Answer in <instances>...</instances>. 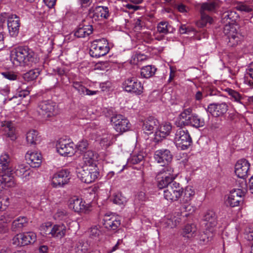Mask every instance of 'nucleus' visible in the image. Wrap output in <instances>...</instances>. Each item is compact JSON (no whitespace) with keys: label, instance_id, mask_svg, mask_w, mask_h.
<instances>
[{"label":"nucleus","instance_id":"f257e3e1","mask_svg":"<svg viewBox=\"0 0 253 253\" xmlns=\"http://www.w3.org/2000/svg\"><path fill=\"white\" fill-rule=\"evenodd\" d=\"M238 19V14L234 11H226L222 15L221 22L224 25L223 32L229 46L237 45L242 39V35L237 32L238 26L235 24Z\"/></svg>","mask_w":253,"mask_h":253},{"label":"nucleus","instance_id":"f03ea898","mask_svg":"<svg viewBox=\"0 0 253 253\" xmlns=\"http://www.w3.org/2000/svg\"><path fill=\"white\" fill-rule=\"evenodd\" d=\"M39 60L37 53L27 46L14 48L10 54V60L15 66L32 67L38 63Z\"/></svg>","mask_w":253,"mask_h":253},{"label":"nucleus","instance_id":"7ed1b4c3","mask_svg":"<svg viewBox=\"0 0 253 253\" xmlns=\"http://www.w3.org/2000/svg\"><path fill=\"white\" fill-rule=\"evenodd\" d=\"M110 50L107 40L105 38L94 40L90 46L89 54L94 57H99L107 54Z\"/></svg>","mask_w":253,"mask_h":253},{"label":"nucleus","instance_id":"20e7f679","mask_svg":"<svg viewBox=\"0 0 253 253\" xmlns=\"http://www.w3.org/2000/svg\"><path fill=\"white\" fill-rule=\"evenodd\" d=\"M173 141L177 147L181 150L187 149L192 143L188 131L182 128H178L176 130Z\"/></svg>","mask_w":253,"mask_h":253},{"label":"nucleus","instance_id":"39448f33","mask_svg":"<svg viewBox=\"0 0 253 253\" xmlns=\"http://www.w3.org/2000/svg\"><path fill=\"white\" fill-rule=\"evenodd\" d=\"M38 112L44 118H49L57 113V107L56 103L50 100H43L38 104Z\"/></svg>","mask_w":253,"mask_h":253},{"label":"nucleus","instance_id":"423d86ee","mask_svg":"<svg viewBox=\"0 0 253 253\" xmlns=\"http://www.w3.org/2000/svg\"><path fill=\"white\" fill-rule=\"evenodd\" d=\"M183 194V188L176 181L169 185L164 191V198L168 201H176L179 199Z\"/></svg>","mask_w":253,"mask_h":253},{"label":"nucleus","instance_id":"0eeeda50","mask_svg":"<svg viewBox=\"0 0 253 253\" xmlns=\"http://www.w3.org/2000/svg\"><path fill=\"white\" fill-rule=\"evenodd\" d=\"M173 172V169L170 167L164 168L158 174V176L161 174H164L162 177L161 179L158 181V187L159 189L166 188L168 189V187L172 183L175 182L174 181L175 177L171 174Z\"/></svg>","mask_w":253,"mask_h":253},{"label":"nucleus","instance_id":"6e6552de","mask_svg":"<svg viewBox=\"0 0 253 253\" xmlns=\"http://www.w3.org/2000/svg\"><path fill=\"white\" fill-rule=\"evenodd\" d=\"M99 172L95 168L83 167L78 173V176L81 180L86 183L93 182L98 177Z\"/></svg>","mask_w":253,"mask_h":253},{"label":"nucleus","instance_id":"1a4fd4ad","mask_svg":"<svg viewBox=\"0 0 253 253\" xmlns=\"http://www.w3.org/2000/svg\"><path fill=\"white\" fill-rule=\"evenodd\" d=\"M172 154L166 149L158 150L155 152L154 159L161 166L165 167H170L169 164L172 161Z\"/></svg>","mask_w":253,"mask_h":253},{"label":"nucleus","instance_id":"9d476101","mask_svg":"<svg viewBox=\"0 0 253 253\" xmlns=\"http://www.w3.org/2000/svg\"><path fill=\"white\" fill-rule=\"evenodd\" d=\"M111 122L114 125L116 130L120 134L126 131L130 128L129 121L121 115L113 116Z\"/></svg>","mask_w":253,"mask_h":253},{"label":"nucleus","instance_id":"9b49d317","mask_svg":"<svg viewBox=\"0 0 253 253\" xmlns=\"http://www.w3.org/2000/svg\"><path fill=\"white\" fill-rule=\"evenodd\" d=\"M250 164L245 159L239 160L235 166V172L237 176L243 179L250 174Z\"/></svg>","mask_w":253,"mask_h":253},{"label":"nucleus","instance_id":"f8f14e48","mask_svg":"<svg viewBox=\"0 0 253 253\" xmlns=\"http://www.w3.org/2000/svg\"><path fill=\"white\" fill-rule=\"evenodd\" d=\"M124 87L126 91L132 92L136 94H140L143 92V87L140 82L134 78L127 79L123 84Z\"/></svg>","mask_w":253,"mask_h":253},{"label":"nucleus","instance_id":"ddd939ff","mask_svg":"<svg viewBox=\"0 0 253 253\" xmlns=\"http://www.w3.org/2000/svg\"><path fill=\"white\" fill-rule=\"evenodd\" d=\"M70 172L63 169L55 174L52 178V184L54 187H61L67 184L70 179Z\"/></svg>","mask_w":253,"mask_h":253},{"label":"nucleus","instance_id":"4468645a","mask_svg":"<svg viewBox=\"0 0 253 253\" xmlns=\"http://www.w3.org/2000/svg\"><path fill=\"white\" fill-rule=\"evenodd\" d=\"M207 112L211 114L214 117H218L224 115L228 110V106L226 103H215L209 105Z\"/></svg>","mask_w":253,"mask_h":253},{"label":"nucleus","instance_id":"2eb2a0df","mask_svg":"<svg viewBox=\"0 0 253 253\" xmlns=\"http://www.w3.org/2000/svg\"><path fill=\"white\" fill-rule=\"evenodd\" d=\"M75 145L73 142L67 143L65 140H60L56 144L57 152L62 156H68L74 154Z\"/></svg>","mask_w":253,"mask_h":253},{"label":"nucleus","instance_id":"dca6fc26","mask_svg":"<svg viewBox=\"0 0 253 253\" xmlns=\"http://www.w3.org/2000/svg\"><path fill=\"white\" fill-rule=\"evenodd\" d=\"M103 221L104 227L110 231L117 230L121 225L119 217L114 215L105 214Z\"/></svg>","mask_w":253,"mask_h":253},{"label":"nucleus","instance_id":"f3484780","mask_svg":"<svg viewBox=\"0 0 253 253\" xmlns=\"http://www.w3.org/2000/svg\"><path fill=\"white\" fill-rule=\"evenodd\" d=\"M20 26L19 18L16 15H11L7 20V27L11 36L16 37L19 33Z\"/></svg>","mask_w":253,"mask_h":253},{"label":"nucleus","instance_id":"a211bd4d","mask_svg":"<svg viewBox=\"0 0 253 253\" xmlns=\"http://www.w3.org/2000/svg\"><path fill=\"white\" fill-rule=\"evenodd\" d=\"M243 191H245L244 190ZM244 192L239 190H231L227 201V205L231 207L239 206L243 202Z\"/></svg>","mask_w":253,"mask_h":253},{"label":"nucleus","instance_id":"6ab92c4d","mask_svg":"<svg viewBox=\"0 0 253 253\" xmlns=\"http://www.w3.org/2000/svg\"><path fill=\"white\" fill-rule=\"evenodd\" d=\"M84 204L85 202H83L82 199L76 196L70 198L69 201V208L76 212H84L86 211V206Z\"/></svg>","mask_w":253,"mask_h":253},{"label":"nucleus","instance_id":"aec40b11","mask_svg":"<svg viewBox=\"0 0 253 253\" xmlns=\"http://www.w3.org/2000/svg\"><path fill=\"white\" fill-rule=\"evenodd\" d=\"M25 158L27 163L32 168H38L42 163V155L38 152H30L28 151Z\"/></svg>","mask_w":253,"mask_h":253},{"label":"nucleus","instance_id":"412c9836","mask_svg":"<svg viewBox=\"0 0 253 253\" xmlns=\"http://www.w3.org/2000/svg\"><path fill=\"white\" fill-rule=\"evenodd\" d=\"M203 219L206 222V224L208 228H213L217 225V216L213 210H207L203 215Z\"/></svg>","mask_w":253,"mask_h":253},{"label":"nucleus","instance_id":"4be33fe9","mask_svg":"<svg viewBox=\"0 0 253 253\" xmlns=\"http://www.w3.org/2000/svg\"><path fill=\"white\" fill-rule=\"evenodd\" d=\"M158 120L153 117H149L144 121L142 129L144 132L147 134L153 133L155 129L158 126Z\"/></svg>","mask_w":253,"mask_h":253},{"label":"nucleus","instance_id":"5701e85b","mask_svg":"<svg viewBox=\"0 0 253 253\" xmlns=\"http://www.w3.org/2000/svg\"><path fill=\"white\" fill-rule=\"evenodd\" d=\"M98 158V154L92 150L84 152L83 159L86 166H96L95 162Z\"/></svg>","mask_w":253,"mask_h":253},{"label":"nucleus","instance_id":"b1692460","mask_svg":"<svg viewBox=\"0 0 253 253\" xmlns=\"http://www.w3.org/2000/svg\"><path fill=\"white\" fill-rule=\"evenodd\" d=\"M92 31L93 28L91 25H85L82 23L79 25L77 30L75 32L74 35L77 38H84L90 35Z\"/></svg>","mask_w":253,"mask_h":253},{"label":"nucleus","instance_id":"393cba45","mask_svg":"<svg viewBox=\"0 0 253 253\" xmlns=\"http://www.w3.org/2000/svg\"><path fill=\"white\" fill-rule=\"evenodd\" d=\"M2 126L3 127L4 134L10 138L11 140H15L16 138L15 129L13 124L11 122L5 121L2 123Z\"/></svg>","mask_w":253,"mask_h":253},{"label":"nucleus","instance_id":"a878e982","mask_svg":"<svg viewBox=\"0 0 253 253\" xmlns=\"http://www.w3.org/2000/svg\"><path fill=\"white\" fill-rule=\"evenodd\" d=\"M171 129L172 126L170 123L162 125L160 126L159 130L156 132L155 139L157 141H159L161 138H165L170 134Z\"/></svg>","mask_w":253,"mask_h":253},{"label":"nucleus","instance_id":"bb28decb","mask_svg":"<svg viewBox=\"0 0 253 253\" xmlns=\"http://www.w3.org/2000/svg\"><path fill=\"white\" fill-rule=\"evenodd\" d=\"M0 185L3 184L5 187H12L15 185L14 177L12 172H8L0 174Z\"/></svg>","mask_w":253,"mask_h":253},{"label":"nucleus","instance_id":"cd10ccee","mask_svg":"<svg viewBox=\"0 0 253 253\" xmlns=\"http://www.w3.org/2000/svg\"><path fill=\"white\" fill-rule=\"evenodd\" d=\"M49 231L51 237L62 238L65 235L66 227L63 224H55Z\"/></svg>","mask_w":253,"mask_h":253},{"label":"nucleus","instance_id":"c85d7f7f","mask_svg":"<svg viewBox=\"0 0 253 253\" xmlns=\"http://www.w3.org/2000/svg\"><path fill=\"white\" fill-rule=\"evenodd\" d=\"M27 224L28 220L26 217H19L13 221L11 225V230L15 232L20 231L24 227H26L27 225Z\"/></svg>","mask_w":253,"mask_h":253},{"label":"nucleus","instance_id":"c756f323","mask_svg":"<svg viewBox=\"0 0 253 253\" xmlns=\"http://www.w3.org/2000/svg\"><path fill=\"white\" fill-rule=\"evenodd\" d=\"M110 15L109 10L106 6H98L93 10V17L107 19Z\"/></svg>","mask_w":253,"mask_h":253},{"label":"nucleus","instance_id":"7c9ffc66","mask_svg":"<svg viewBox=\"0 0 253 253\" xmlns=\"http://www.w3.org/2000/svg\"><path fill=\"white\" fill-rule=\"evenodd\" d=\"M26 140L28 144L30 145H36L40 142L41 139L37 131L32 130L27 132Z\"/></svg>","mask_w":253,"mask_h":253},{"label":"nucleus","instance_id":"2f4dec72","mask_svg":"<svg viewBox=\"0 0 253 253\" xmlns=\"http://www.w3.org/2000/svg\"><path fill=\"white\" fill-rule=\"evenodd\" d=\"M195 195V191L192 187L187 186L184 189H183V194L179 199L181 202L187 203L192 199Z\"/></svg>","mask_w":253,"mask_h":253},{"label":"nucleus","instance_id":"473e14b6","mask_svg":"<svg viewBox=\"0 0 253 253\" xmlns=\"http://www.w3.org/2000/svg\"><path fill=\"white\" fill-rule=\"evenodd\" d=\"M22 241L21 245L23 246L30 244L34 243L36 240V235L32 232H29L21 234Z\"/></svg>","mask_w":253,"mask_h":253},{"label":"nucleus","instance_id":"72a5a7b5","mask_svg":"<svg viewBox=\"0 0 253 253\" xmlns=\"http://www.w3.org/2000/svg\"><path fill=\"white\" fill-rule=\"evenodd\" d=\"M157 31L160 34L166 35L173 32V28L167 21H161L158 24Z\"/></svg>","mask_w":253,"mask_h":253},{"label":"nucleus","instance_id":"f704fd0d","mask_svg":"<svg viewBox=\"0 0 253 253\" xmlns=\"http://www.w3.org/2000/svg\"><path fill=\"white\" fill-rule=\"evenodd\" d=\"M15 172L18 176L25 178L26 179L30 175L31 170L28 166L21 164L18 166Z\"/></svg>","mask_w":253,"mask_h":253},{"label":"nucleus","instance_id":"c9c22d12","mask_svg":"<svg viewBox=\"0 0 253 253\" xmlns=\"http://www.w3.org/2000/svg\"><path fill=\"white\" fill-rule=\"evenodd\" d=\"M90 249V244L88 241H79L75 247L76 253H85Z\"/></svg>","mask_w":253,"mask_h":253},{"label":"nucleus","instance_id":"e433bc0d","mask_svg":"<svg viewBox=\"0 0 253 253\" xmlns=\"http://www.w3.org/2000/svg\"><path fill=\"white\" fill-rule=\"evenodd\" d=\"M41 71L39 69L36 68L30 70L27 72L23 74V79L27 82H30L37 79L40 74Z\"/></svg>","mask_w":253,"mask_h":253},{"label":"nucleus","instance_id":"4c0bfd02","mask_svg":"<svg viewBox=\"0 0 253 253\" xmlns=\"http://www.w3.org/2000/svg\"><path fill=\"white\" fill-rule=\"evenodd\" d=\"M156 70L157 69L151 65L144 66L141 69V76L144 78H149L154 75Z\"/></svg>","mask_w":253,"mask_h":253},{"label":"nucleus","instance_id":"58836bf2","mask_svg":"<svg viewBox=\"0 0 253 253\" xmlns=\"http://www.w3.org/2000/svg\"><path fill=\"white\" fill-rule=\"evenodd\" d=\"M201 12V19L197 22V25L200 27H204L207 25L208 23L211 24L212 22V19L206 14L205 12Z\"/></svg>","mask_w":253,"mask_h":253},{"label":"nucleus","instance_id":"ea45409f","mask_svg":"<svg viewBox=\"0 0 253 253\" xmlns=\"http://www.w3.org/2000/svg\"><path fill=\"white\" fill-rule=\"evenodd\" d=\"M190 124L189 126H192L196 128H199L202 127L205 125V122L204 120L201 119L197 115H193L191 116L190 119Z\"/></svg>","mask_w":253,"mask_h":253},{"label":"nucleus","instance_id":"a19ab883","mask_svg":"<svg viewBox=\"0 0 253 253\" xmlns=\"http://www.w3.org/2000/svg\"><path fill=\"white\" fill-rule=\"evenodd\" d=\"M228 94L230 96L231 98L238 103L243 104L242 100L244 99V97L243 95L240 94L238 92L232 89L231 88H227L226 89Z\"/></svg>","mask_w":253,"mask_h":253},{"label":"nucleus","instance_id":"79ce46f5","mask_svg":"<svg viewBox=\"0 0 253 253\" xmlns=\"http://www.w3.org/2000/svg\"><path fill=\"white\" fill-rule=\"evenodd\" d=\"M196 226L194 224H187L183 229L184 236L190 238L196 232Z\"/></svg>","mask_w":253,"mask_h":253},{"label":"nucleus","instance_id":"37998d69","mask_svg":"<svg viewBox=\"0 0 253 253\" xmlns=\"http://www.w3.org/2000/svg\"><path fill=\"white\" fill-rule=\"evenodd\" d=\"M215 1H208L202 3L200 12H205V11H211L214 10L216 7Z\"/></svg>","mask_w":253,"mask_h":253},{"label":"nucleus","instance_id":"c03bdc74","mask_svg":"<svg viewBox=\"0 0 253 253\" xmlns=\"http://www.w3.org/2000/svg\"><path fill=\"white\" fill-rule=\"evenodd\" d=\"M114 139H115L114 135L111 134H107L105 137L101 139L100 144L107 148L114 142Z\"/></svg>","mask_w":253,"mask_h":253},{"label":"nucleus","instance_id":"a18cd8bd","mask_svg":"<svg viewBox=\"0 0 253 253\" xmlns=\"http://www.w3.org/2000/svg\"><path fill=\"white\" fill-rule=\"evenodd\" d=\"M144 158L142 153L134 154L129 158V161L131 164L135 165L143 162Z\"/></svg>","mask_w":253,"mask_h":253},{"label":"nucleus","instance_id":"49530a36","mask_svg":"<svg viewBox=\"0 0 253 253\" xmlns=\"http://www.w3.org/2000/svg\"><path fill=\"white\" fill-rule=\"evenodd\" d=\"M112 201L115 204L124 205L126 203V200L121 193H117L114 196Z\"/></svg>","mask_w":253,"mask_h":253},{"label":"nucleus","instance_id":"de8ad7c7","mask_svg":"<svg viewBox=\"0 0 253 253\" xmlns=\"http://www.w3.org/2000/svg\"><path fill=\"white\" fill-rule=\"evenodd\" d=\"M73 87L81 95L85 94V90L86 87L84 86L81 82H74L73 83Z\"/></svg>","mask_w":253,"mask_h":253},{"label":"nucleus","instance_id":"09e8293b","mask_svg":"<svg viewBox=\"0 0 253 253\" xmlns=\"http://www.w3.org/2000/svg\"><path fill=\"white\" fill-rule=\"evenodd\" d=\"M8 172H12V169L11 164L6 163H0V174Z\"/></svg>","mask_w":253,"mask_h":253},{"label":"nucleus","instance_id":"8fccbe9b","mask_svg":"<svg viewBox=\"0 0 253 253\" xmlns=\"http://www.w3.org/2000/svg\"><path fill=\"white\" fill-rule=\"evenodd\" d=\"M192 111V110L191 108L184 109L180 114L179 119H183V120H188L190 121L191 117L190 116L191 114Z\"/></svg>","mask_w":253,"mask_h":253},{"label":"nucleus","instance_id":"3c124183","mask_svg":"<svg viewBox=\"0 0 253 253\" xmlns=\"http://www.w3.org/2000/svg\"><path fill=\"white\" fill-rule=\"evenodd\" d=\"M178 120L176 121L175 123V125L178 128H182L185 126H189L190 124V121L188 120H183V119H179Z\"/></svg>","mask_w":253,"mask_h":253},{"label":"nucleus","instance_id":"603ef678","mask_svg":"<svg viewBox=\"0 0 253 253\" xmlns=\"http://www.w3.org/2000/svg\"><path fill=\"white\" fill-rule=\"evenodd\" d=\"M53 71L55 74H57L59 76L61 77V80H63L65 78L68 79L67 77L66 73L64 68H56L53 69Z\"/></svg>","mask_w":253,"mask_h":253},{"label":"nucleus","instance_id":"864d4df0","mask_svg":"<svg viewBox=\"0 0 253 253\" xmlns=\"http://www.w3.org/2000/svg\"><path fill=\"white\" fill-rule=\"evenodd\" d=\"M146 199L145 193L144 192L140 191L135 196L134 202L136 203H139L145 201Z\"/></svg>","mask_w":253,"mask_h":253},{"label":"nucleus","instance_id":"5fc2aeb1","mask_svg":"<svg viewBox=\"0 0 253 253\" xmlns=\"http://www.w3.org/2000/svg\"><path fill=\"white\" fill-rule=\"evenodd\" d=\"M13 218V215L9 213H4L3 215H1L0 217V221L3 223H8L10 222L11 219Z\"/></svg>","mask_w":253,"mask_h":253},{"label":"nucleus","instance_id":"6e6d98bb","mask_svg":"<svg viewBox=\"0 0 253 253\" xmlns=\"http://www.w3.org/2000/svg\"><path fill=\"white\" fill-rule=\"evenodd\" d=\"M3 76L9 80H16L17 79V75L12 72H5L1 73Z\"/></svg>","mask_w":253,"mask_h":253},{"label":"nucleus","instance_id":"4d7b16f0","mask_svg":"<svg viewBox=\"0 0 253 253\" xmlns=\"http://www.w3.org/2000/svg\"><path fill=\"white\" fill-rule=\"evenodd\" d=\"M144 22L140 18L136 19L134 26V30L135 31H139L142 30V28L144 26Z\"/></svg>","mask_w":253,"mask_h":253},{"label":"nucleus","instance_id":"13d9d810","mask_svg":"<svg viewBox=\"0 0 253 253\" xmlns=\"http://www.w3.org/2000/svg\"><path fill=\"white\" fill-rule=\"evenodd\" d=\"M88 146V143L87 140H83L80 141L79 143L76 145V147L78 150L81 152H84Z\"/></svg>","mask_w":253,"mask_h":253},{"label":"nucleus","instance_id":"bf43d9fd","mask_svg":"<svg viewBox=\"0 0 253 253\" xmlns=\"http://www.w3.org/2000/svg\"><path fill=\"white\" fill-rule=\"evenodd\" d=\"M22 240L21 234H17L12 239V243L16 246H23V245H21Z\"/></svg>","mask_w":253,"mask_h":253},{"label":"nucleus","instance_id":"052dcab7","mask_svg":"<svg viewBox=\"0 0 253 253\" xmlns=\"http://www.w3.org/2000/svg\"><path fill=\"white\" fill-rule=\"evenodd\" d=\"M30 91L27 89L20 90L18 89L15 97H25L29 95Z\"/></svg>","mask_w":253,"mask_h":253},{"label":"nucleus","instance_id":"680f3d73","mask_svg":"<svg viewBox=\"0 0 253 253\" xmlns=\"http://www.w3.org/2000/svg\"><path fill=\"white\" fill-rule=\"evenodd\" d=\"M0 163L11 164V158L9 155L5 153L2 154L0 157Z\"/></svg>","mask_w":253,"mask_h":253},{"label":"nucleus","instance_id":"e2e57ef3","mask_svg":"<svg viewBox=\"0 0 253 253\" xmlns=\"http://www.w3.org/2000/svg\"><path fill=\"white\" fill-rule=\"evenodd\" d=\"M101 233V231L98 229L97 226H94L90 229V236L92 238H94L98 237Z\"/></svg>","mask_w":253,"mask_h":253},{"label":"nucleus","instance_id":"0e129e2a","mask_svg":"<svg viewBox=\"0 0 253 253\" xmlns=\"http://www.w3.org/2000/svg\"><path fill=\"white\" fill-rule=\"evenodd\" d=\"M239 183L240 184V188H238V189H234L233 190H239V191H241L242 192V191H243V190H245V191H244V196L246 193L247 191V188H248V185L247 184L246 181L243 180Z\"/></svg>","mask_w":253,"mask_h":253},{"label":"nucleus","instance_id":"69168bd1","mask_svg":"<svg viewBox=\"0 0 253 253\" xmlns=\"http://www.w3.org/2000/svg\"><path fill=\"white\" fill-rule=\"evenodd\" d=\"M44 3L49 7L52 8L55 4L56 0H43Z\"/></svg>","mask_w":253,"mask_h":253},{"label":"nucleus","instance_id":"338daca9","mask_svg":"<svg viewBox=\"0 0 253 253\" xmlns=\"http://www.w3.org/2000/svg\"><path fill=\"white\" fill-rule=\"evenodd\" d=\"M176 8L180 12L183 13L187 12L186 6L182 3L176 5Z\"/></svg>","mask_w":253,"mask_h":253},{"label":"nucleus","instance_id":"774afa93","mask_svg":"<svg viewBox=\"0 0 253 253\" xmlns=\"http://www.w3.org/2000/svg\"><path fill=\"white\" fill-rule=\"evenodd\" d=\"M248 185L249 190H250L251 193L253 194V175L249 179Z\"/></svg>","mask_w":253,"mask_h":253}]
</instances>
